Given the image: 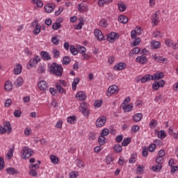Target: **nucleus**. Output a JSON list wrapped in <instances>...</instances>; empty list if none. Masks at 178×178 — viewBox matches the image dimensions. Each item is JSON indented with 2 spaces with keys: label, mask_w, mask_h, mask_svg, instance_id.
Instances as JSON below:
<instances>
[{
  "label": "nucleus",
  "mask_w": 178,
  "mask_h": 178,
  "mask_svg": "<svg viewBox=\"0 0 178 178\" xmlns=\"http://www.w3.org/2000/svg\"><path fill=\"white\" fill-rule=\"evenodd\" d=\"M50 73L58 76V77H62L63 74V67L62 65H59L56 63H52L49 67Z\"/></svg>",
  "instance_id": "f257e3e1"
},
{
  "label": "nucleus",
  "mask_w": 178,
  "mask_h": 178,
  "mask_svg": "<svg viewBox=\"0 0 178 178\" xmlns=\"http://www.w3.org/2000/svg\"><path fill=\"white\" fill-rule=\"evenodd\" d=\"M29 169H33L35 170V169H40V164L36 163V164H31L29 165Z\"/></svg>",
  "instance_id": "0e129e2a"
},
{
  "label": "nucleus",
  "mask_w": 178,
  "mask_h": 178,
  "mask_svg": "<svg viewBox=\"0 0 178 178\" xmlns=\"http://www.w3.org/2000/svg\"><path fill=\"white\" fill-rule=\"evenodd\" d=\"M8 134H10V133L12 132V127L10 125V122H4V124H3Z\"/></svg>",
  "instance_id": "bb28decb"
},
{
  "label": "nucleus",
  "mask_w": 178,
  "mask_h": 178,
  "mask_svg": "<svg viewBox=\"0 0 178 178\" xmlns=\"http://www.w3.org/2000/svg\"><path fill=\"white\" fill-rule=\"evenodd\" d=\"M105 140H106V138L104 136H100L98 138L99 145H104V144H105Z\"/></svg>",
  "instance_id": "603ef678"
},
{
  "label": "nucleus",
  "mask_w": 178,
  "mask_h": 178,
  "mask_svg": "<svg viewBox=\"0 0 178 178\" xmlns=\"http://www.w3.org/2000/svg\"><path fill=\"white\" fill-rule=\"evenodd\" d=\"M113 162V157L111 156H107L106 158V163L107 165H111Z\"/></svg>",
  "instance_id": "4d7b16f0"
},
{
  "label": "nucleus",
  "mask_w": 178,
  "mask_h": 178,
  "mask_svg": "<svg viewBox=\"0 0 178 178\" xmlns=\"http://www.w3.org/2000/svg\"><path fill=\"white\" fill-rule=\"evenodd\" d=\"M15 86L16 87H22V86H23V78L20 76L18 77L15 82Z\"/></svg>",
  "instance_id": "f704fd0d"
},
{
  "label": "nucleus",
  "mask_w": 178,
  "mask_h": 178,
  "mask_svg": "<svg viewBox=\"0 0 178 178\" xmlns=\"http://www.w3.org/2000/svg\"><path fill=\"white\" fill-rule=\"evenodd\" d=\"M108 134H109V129L105 128L102 131L100 136L102 137H105V136H108Z\"/></svg>",
  "instance_id": "864d4df0"
},
{
  "label": "nucleus",
  "mask_w": 178,
  "mask_h": 178,
  "mask_svg": "<svg viewBox=\"0 0 178 178\" xmlns=\"http://www.w3.org/2000/svg\"><path fill=\"white\" fill-rule=\"evenodd\" d=\"M94 34L98 41H102V40H104V34H102L101 30L95 29L94 31Z\"/></svg>",
  "instance_id": "ddd939ff"
},
{
  "label": "nucleus",
  "mask_w": 178,
  "mask_h": 178,
  "mask_svg": "<svg viewBox=\"0 0 178 178\" xmlns=\"http://www.w3.org/2000/svg\"><path fill=\"white\" fill-rule=\"evenodd\" d=\"M51 42L54 44V45H59V40L58 39V36H54L51 40Z\"/></svg>",
  "instance_id": "5fc2aeb1"
},
{
  "label": "nucleus",
  "mask_w": 178,
  "mask_h": 178,
  "mask_svg": "<svg viewBox=\"0 0 178 178\" xmlns=\"http://www.w3.org/2000/svg\"><path fill=\"white\" fill-rule=\"evenodd\" d=\"M33 155H34V150L31 148L26 146L22 147L21 152V158L22 159H29V158H31Z\"/></svg>",
  "instance_id": "f03ea898"
},
{
  "label": "nucleus",
  "mask_w": 178,
  "mask_h": 178,
  "mask_svg": "<svg viewBox=\"0 0 178 178\" xmlns=\"http://www.w3.org/2000/svg\"><path fill=\"white\" fill-rule=\"evenodd\" d=\"M126 66L127 65L124 63H118L114 66L113 69L114 70H116V71L124 70V69H126Z\"/></svg>",
  "instance_id": "f3484780"
},
{
  "label": "nucleus",
  "mask_w": 178,
  "mask_h": 178,
  "mask_svg": "<svg viewBox=\"0 0 178 178\" xmlns=\"http://www.w3.org/2000/svg\"><path fill=\"white\" fill-rule=\"evenodd\" d=\"M140 130V126L138 125H134L131 128V131L132 134L137 133Z\"/></svg>",
  "instance_id": "8fccbe9b"
},
{
  "label": "nucleus",
  "mask_w": 178,
  "mask_h": 178,
  "mask_svg": "<svg viewBox=\"0 0 178 178\" xmlns=\"http://www.w3.org/2000/svg\"><path fill=\"white\" fill-rule=\"evenodd\" d=\"M49 86L48 85V82L44 80H41L38 82V88L40 91H46L48 90Z\"/></svg>",
  "instance_id": "39448f33"
},
{
  "label": "nucleus",
  "mask_w": 178,
  "mask_h": 178,
  "mask_svg": "<svg viewBox=\"0 0 178 178\" xmlns=\"http://www.w3.org/2000/svg\"><path fill=\"white\" fill-rule=\"evenodd\" d=\"M41 60V58L38 56H35L34 58H31L30 61L29 62V66L31 67H34L38 65V62Z\"/></svg>",
  "instance_id": "1a4fd4ad"
},
{
  "label": "nucleus",
  "mask_w": 178,
  "mask_h": 178,
  "mask_svg": "<svg viewBox=\"0 0 178 178\" xmlns=\"http://www.w3.org/2000/svg\"><path fill=\"white\" fill-rule=\"evenodd\" d=\"M6 172L8 173V175H19V170H16V168H6Z\"/></svg>",
  "instance_id": "4be33fe9"
},
{
  "label": "nucleus",
  "mask_w": 178,
  "mask_h": 178,
  "mask_svg": "<svg viewBox=\"0 0 178 178\" xmlns=\"http://www.w3.org/2000/svg\"><path fill=\"white\" fill-rule=\"evenodd\" d=\"M152 88L153 90H155V91H158V90H159L160 87H159V83H158V81H155L152 83Z\"/></svg>",
  "instance_id": "3c124183"
},
{
  "label": "nucleus",
  "mask_w": 178,
  "mask_h": 178,
  "mask_svg": "<svg viewBox=\"0 0 178 178\" xmlns=\"http://www.w3.org/2000/svg\"><path fill=\"white\" fill-rule=\"evenodd\" d=\"M76 98H78L79 101H84L87 98V96L84 92L79 91L76 93Z\"/></svg>",
  "instance_id": "412c9836"
},
{
  "label": "nucleus",
  "mask_w": 178,
  "mask_h": 178,
  "mask_svg": "<svg viewBox=\"0 0 178 178\" xmlns=\"http://www.w3.org/2000/svg\"><path fill=\"white\" fill-rule=\"evenodd\" d=\"M88 10V6L84 3H79L78 6V11L80 13H83V12H87Z\"/></svg>",
  "instance_id": "4468645a"
},
{
  "label": "nucleus",
  "mask_w": 178,
  "mask_h": 178,
  "mask_svg": "<svg viewBox=\"0 0 178 178\" xmlns=\"http://www.w3.org/2000/svg\"><path fill=\"white\" fill-rule=\"evenodd\" d=\"M15 152V147H11L8 153H7V157H8V159H12V158L13 157V152Z\"/></svg>",
  "instance_id": "ea45409f"
},
{
  "label": "nucleus",
  "mask_w": 178,
  "mask_h": 178,
  "mask_svg": "<svg viewBox=\"0 0 178 178\" xmlns=\"http://www.w3.org/2000/svg\"><path fill=\"white\" fill-rule=\"evenodd\" d=\"M124 112L127 113V112H131V111H133V103H130L127 105L126 104L122 103L121 105Z\"/></svg>",
  "instance_id": "9b49d317"
},
{
  "label": "nucleus",
  "mask_w": 178,
  "mask_h": 178,
  "mask_svg": "<svg viewBox=\"0 0 178 178\" xmlns=\"http://www.w3.org/2000/svg\"><path fill=\"white\" fill-rule=\"evenodd\" d=\"M113 0H99L98 5L99 6H104V5H108V3H112Z\"/></svg>",
  "instance_id": "2f4dec72"
},
{
  "label": "nucleus",
  "mask_w": 178,
  "mask_h": 178,
  "mask_svg": "<svg viewBox=\"0 0 178 178\" xmlns=\"http://www.w3.org/2000/svg\"><path fill=\"white\" fill-rule=\"evenodd\" d=\"M159 15L155 13L154 16L152 18V22L154 26H158V24L159 23Z\"/></svg>",
  "instance_id": "c85d7f7f"
},
{
  "label": "nucleus",
  "mask_w": 178,
  "mask_h": 178,
  "mask_svg": "<svg viewBox=\"0 0 178 178\" xmlns=\"http://www.w3.org/2000/svg\"><path fill=\"white\" fill-rule=\"evenodd\" d=\"M24 134L26 136H30L31 134V128H26L24 129Z\"/></svg>",
  "instance_id": "338daca9"
},
{
  "label": "nucleus",
  "mask_w": 178,
  "mask_h": 178,
  "mask_svg": "<svg viewBox=\"0 0 178 178\" xmlns=\"http://www.w3.org/2000/svg\"><path fill=\"white\" fill-rule=\"evenodd\" d=\"M12 88H13V84L12 83V81H6L4 84L5 91H7V92L12 91Z\"/></svg>",
  "instance_id": "a211bd4d"
},
{
  "label": "nucleus",
  "mask_w": 178,
  "mask_h": 178,
  "mask_svg": "<svg viewBox=\"0 0 178 178\" xmlns=\"http://www.w3.org/2000/svg\"><path fill=\"white\" fill-rule=\"evenodd\" d=\"M106 123V117L104 115L101 116L97 119L96 127H102L103 126H105Z\"/></svg>",
  "instance_id": "423d86ee"
},
{
  "label": "nucleus",
  "mask_w": 178,
  "mask_h": 178,
  "mask_svg": "<svg viewBox=\"0 0 178 178\" xmlns=\"http://www.w3.org/2000/svg\"><path fill=\"white\" fill-rule=\"evenodd\" d=\"M155 149H156V145L154 143H151L148 147V151H149V152H155Z\"/></svg>",
  "instance_id": "de8ad7c7"
},
{
  "label": "nucleus",
  "mask_w": 178,
  "mask_h": 178,
  "mask_svg": "<svg viewBox=\"0 0 178 178\" xmlns=\"http://www.w3.org/2000/svg\"><path fill=\"white\" fill-rule=\"evenodd\" d=\"M38 72L39 73H44L45 72V67L42 66V65H40L38 68Z\"/></svg>",
  "instance_id": "69168bd1"
},
{
  "label": "nucleus",
  "mask_w": 178,
  "mask_h": 178,
  "mask_svg": "<svg viewBox=\"0 0 178 178\" xmlns=\"http://www.w3.org/2000/svg\"><path fill=\"white\" fill-rule=\"evenodd\" d=\"M70 51L72 55L76 56L78 54V49L77 47L76 48L74 45H71L70 46Z\"/></svg>",
  "instance_id": "58836bf2"
},
{
  "label": "nucleus",
  "mask_w": 178,
  "mask_h": 178,
  "mask_svg": "<svg viewBox=\"0 0 178 178\" xmlns=\"http://www.w3.org/2000/svg\"><path fill=\"white\" fill-rule=\"evenodd\" d=\"M22 65L17 64L15 67H14V73L15 74H20L22 73Z\"/></svg>",
  "instance_id": "7c9ffc66"
},
{
  "label": "nucleus",
  "mask_w": 178,
  "mask_h": 178,
  "mask_svg": "<svg viewBox=\"0 0 178 178\" xmlns=\"http://www.w3.org/2000/svg\"><path fill=\"white\" fill-rule=\"evenodd\" d=\"M79 83H80V78L76 77L74 79L72 84L73 91H76V90L77 88V84H79Z\"/></svg>",
  "instance_id": "393cba45"
},
{
  "label": "nucleus",
  "mask_w": 178,
  "mask_h": 178,
  "mask_svg": "<svg viewBox=\"0 0 178 178\" xmlns=\"http://www.w3.org/2000/svg\"><path fill=\"white\" fill-rule=\"evenodd\" d=\"M164 44H165L166 47L168 48H170L172 47L173 49H177L178 44L177 43H175L173 40L171 39H166L164 42Z\"/></svg>",
  "instance_id": "0eeeda50"
},
{
  "label": "nucleus",
  "mask_w": 178,
  "mask_h": 178,
  "mask_svg": "<svg viewBox=\"0 0 178 178\" xmlns=\"http://www.w3.org/2000/svg\"><path fill=\"white\" fill-rule=\"evenodd\" d=\"M76 119V115H74L67 117V123H69V124H73Z\"/></svg>",
  "instance_id": "4c0bfd02"
},
{
  "label": "nucleus",
  "mask_w": 178,
  "mask_h": 178,
  "mask_svg": "<svg viewBox=\"0 0 178 178\" xmlns=\"http://www.w3.org/2000/svg\"><path fill=\"white\" fill-rule=\"evenodd\" d=\"M156 162L158 165H162L163 163V157H159V156L156 158Z\"/></svg>",
  "instance_id": "e2e57ef3"
},
{
  "label": "nucleus",
  "mask_w": 178,
  "mask_h": 178,
  "mask_svg": "<svg viewBox=\"0 0 178 178\" xmlns=\"http://www.w3.org/2000/svg\"><path fill=\"white\" fill-rule=\"evenodd\" d=\"M166 136V133L164 130H161L160 133L158 134V137L160 138V140H163V138H165Z\"/></svg>",
  "instance_id": "49530a36"
},
{
  "label": "nucleus",
  "mask_w": 178,
  "mask_h": 178,
  "mask_svg": "<svg viewBox=\"0 0 178 178\" xmlns=\"http://www.w3.org/2000/svg\"><path fill=\"white\" fill-rule=\"evenodd\" d=\"M161 170H162V165H160V164H158L152 167L153 172H161Z\"/></svg>",
  "instance_id": "a18cd8bd"
},
{
  "label": "nucleus",
  "mask_w": 178,
  "mask_h": 178,
  "mask_svg": "<svg viewBox=\"0 0 178 178\" xmlns=\"http://www.w3.org/2000/svg\"><path fill=\"white\" fill-rule=\"evenodd\" d=\"M76 48L78 49V54H81V55L87 52V49L83 46L77 45Z\"/></svg>",
  "instance_id": "72a5a7b5"
},
{
  "label": "nucleus",
  "mask_w": 178,
  "mask_h": 178,
  "mask_svg": "<svg viewBox=\"0 0 178 178\" xmlns=\"http://www.w3.org/2000/svg\"><path fill=\"white\" fill-rule=\"evenodd\" d=\"M62 27V25L59 22L54 23L52 25L53 30H59Z\"/></svg>",
  "instance_id": "09e8293b"
},
{
  "label": "nucleus",
  "mask_w": 178,
  "mask_h": 178,
  "mask_svg": "<svg viewBox=\"0 0 178 178\" xmlns=\"http://www.w3.org/2000/svg\"><path fill=\"white\" fill-rule=\"evenodd\" d=\"M113 149L115 152H116V154H120L122 149V145H120V144H116L114 145Z\"/></svg>",
  "instance_id": "e433bc0d"
},
{
  "label": "nucleus",
  "mask_w": 178,
  "mask_h": 178,
  "mask_svg": "<svg viewBox=\"0 0 178 178\" xmlns=\"http://www.w3.org/2000/svg\"><path fill=\"white\" fill-rule=\"evenodd\" d=\"M29 175H31V176H33V177H35V176H38V172H37V171H35V170L33 169H29Z\"/></svg>",
  "instance_id": "680f3d73"
},
{
  "label": "nucleus",
  "mask_w": 178,
  "mask_h": 178,
  "mask_svg": "<svg viewBox=\"0 0 178 178\" xmlns=\"http://www.w3.org/2000/svg\"><path fill=\"white\" fill-rule=\"evenodd\" d=\"M130 143H131V138L130 137L126 138L122 142V146L127 147V145H129V144H130Z\"/></svg>",
  "instance_id": "c9c22d12"
},
{
  "label": "nucleus",
  "mask_w": 178,
  "mask_h": 178,
  "mask_svg": "<svg viewBox=\"0 0 178 178\" xmlns=\"http://www.w3.org/2000/svg\"><path fill=\"white\" fill-rule=\"evenodd\" d=\"M50 161L54 165H58L59 163V158L55 155L50 156Z\"/></svg>",
  "instance_id": "c756f323"
},
{
  "label": "nucleus",
  "mask_w": 178,
  "mask_h": 178,
  "mask_svg": "<svg viewBox=\"0 0 178 178\" xmlns=\"http://www.w3.org/2000/svg\"><path fill=\"white\" fill-rule=\"evenodd\" d=\"M52 54L54 55V58H56V59L60 56V51L56 49H52Z\"/></svg>",
  "instance_id": "c03bdc74"
},
{
  "label": "nucleus",
  "mask_w": 178,
  "mask_h": 178,
  "mask_svg": "<svg viewBox=\"0 0 178 178\" xmlns=\"http://www.w3.org/2000/svg\"><path fill=\"white\" fill-rule=\"evenodd\" d=\"M152 58L156 62H158L159 63H165V62H168V60H166L165 58L158 56L156 54L153 55Z\"/></svg>",
  "instance_id": "f8f14e48"
},
{
  "label": "nucleus",
  "mask_w": 178,
  "mask_h": 178,
  "mask_svg": "<svg viewBox=\"0 0 178 178\" xmlns=\"http://www.w3.org/2000/svg\"><path fill=\"white\" fill-rule=\"evenodd\" d=\"M70 177L77 178V172L72 171V172H70Z\"/></svg>",
  "instance_id": "774afa93"
},
{
  "label": "nucleus",
  "mask_w": 178,
  "mask_h": 178,
  "mask_svg": "<svg viewBox=\"0 0 178 178\" xmlns=\"http://www.w3.org/2000/svg\"><path fill=\"white\" fill-rule=\"evenodd\" d=\"M150 47L152 49H159L161 47V42L156 40H152L150 42Z\"/></svg>",
  "instance_id": "dca6fc26"
},
{
  "label": "nucleus",
  "mask_w": 178,
  "mask_h": 178,
  "mask_svg": "<svg viewBox=\"0 0 178 178\" xmlns=\"http://www.w3.org/2000/svg\"><path fill=\"white\" fill-rule=\"evenodd\" d=\"M71 60L72 58H70V57L65 56L63 58V65H69Z\"/></svg>",
  "instance_id": "79ce46f5"
},
{
  "label": "nucleus",
  "mask_w": 178,
  "mask_h": 178,
  "mask_svg": "<svg viewBox=\"0 0 178 178\" xmlns=\"http://www.w3.org/2000/svg\"><path fill=\"white\" fill-rule=\"evenodd\" d=\"M152 77H153V80L156 81L161 80V79H163V77H165V75L163 74V72H159L152 75Z\"/></svg>",
  "instance_id": "5701e85b"
},
{
  "label": "nucleus",
  "mask_w": 178,
  "mask_h": 178,
  "mask_svg": "<svg viewBox=\"0 0 178 178\" xmlns=\"http://www.w3.org/2000/svg\"><path fill=\"white\" fill-rule=\"evenodd\" d=\"M156 124H158V122H156V120L152 119L149 122V127H150V129H152V128L155 127L156 126Z\"/></svg>",
  "instance_id": "bf43d9fd"
},
{
  "label": "nucleus",
  "mask_w": 178,
  "mask_h": 178,
  "mask_svg": "<svg viewBox=\"0 0 178 178\" xmlns=\"http://www.w3.org/2000/svg\"><path fill=\"white\" fill-rule=\"evenodd\" d=\"M148 156V149L147 147H143L142 149V156L145 158Z\"/></svg>",
  "instance_id": "052dcab7"
},
{
  "label": "nucleus",
  "mask_w": 178,
  "mask_h": 178,
  "mask_svg": "<svg viewBox=\"0 0 178 178\" xmlns=\"http://www.w3.org/2000/svg\"><path fill=\"white\" fill-rule=\"evenodd\" d=\"M32 27H35V29L33 31V33L35 35H37L40 34V33H41V25L38 24V20L35 19L32 22Z\"/></svg>",
  "instance_id": "20e7f679"
},
{
  "label": "nucleus",
  "mask_w": 178,
  "mask_h": 178,
  "mask_svg": "<svg viewBox=\"0 0 178 178\" xmlns=\"http://www.w3.org/2000/svg\"><path fill=\"white\" fill-rule=\"evenodd\" d=\"M118 6L120 12H124V10L127 9L126 4H124V3H118Z\"/></svg>",
  "instance_id": "a19ab883"
},
{
  "label": "nucleus",
  "mask_w": 178,
  "mask_h": 178,
  "mask_svg": "<svg viewBox=\"0 0 178 178\" xmlns=\"http://www.w3.org/2000/svg\"><path fill=\"white\" fill-rule=\"evenodd\" d=\"M141 119H143V114L142 113H136L133 116L134 122H136V123L140 122Z\"/></svg>",
  "instance_id": "a878e982"
},
{
  "label": "nucleus",
  "mask_w": 178,
  "mask_h": 178,
  "mask_svg": "<svg viewBox=\"0 0 178 178\" xmlns=\"http://www.w3.org/2000/svg\"><path fill=\"white\" fill-rule=\"evenodd\" d=\"M55 10V4L48 3L44 6V10L47 13H51Z\"/></svg>",
  "instance_id": "2eb2a0df"
},
{
  "label": "nucleus",
  "mask_w": 178,
  "mask_h": 178,
  "mask_svg": "<svg viewBox=\"0 0 178 178\" xmlns=\"http://www.w3.org/2000/svg\"><path fill=\"white\" fill-rule=\"evenodd\" d=\"M118 38L119 34L115 32H111L108 36V41L110 42H114L115 40H118Z\"/></svg>",
  "instance_id": "9d476101"
},
{
  "label": "nucleus",
  "mask_w": 178,
  "mask_h": 178,
  "mask_svg": "<svg viewBox=\"0 0 178 178\" xmlns=\"http://www.w3.org/2000/svg\"><path fill=\"white\" fill-rule=\"evenodd\" d=\"M154 79V76L151 74H146L144 75L141 79L140 81L141 83H147V81H151V80Z\"/></svg>",
  "instance_id": "6ab92c4d"
},
{
  "label": "nucleus",
  "mask_w": 178,
  "mask_h": 178,
  "mask_svg": "<svg viewBox=\"0 0 178 178\" xmlns=\"http://www.w3.org/2000/svg\"><path fill=\"white\" fill-rule=\"evenodd\" d=\"M118 92H119V87H118L116 85H112L108 87L106 95L107 97H111V95L118 94Z\"/></svg>",
  "instance_id": "7ed1b4c3"
},
{
  "label": "nucleus",
  "mask_w": 178,
  "mask_h": 178,
  "mask_svg": "<svg viewBox=\"0 0 178 178\" xmlns=\"http://www.w3.org/2000/svg\"><path fill=\"white\" fill-rule=\"evenodd\" d=\"M56 89L60 94H63V87H62V85H60V83L56 84Z\"/></svg>",
  "instance_id": "13d9d810"
},
{
  "label": "nucleus",
  "mask_w": 178,
  "mask_h": 178,
  "mask_svg": "<svg viewBox=\"0 0 178 178\" xmlns=\"http://www.w3.org/2000/svg\"><path fill=\"white\" fill-rule=\"evenodd\" d=\"M32 3H35L38 8H42L44 6V3L41 0H31Z\"/></svg>",
  "instance_id": "37998d69"
},
{
  "label": "nucleus",
  "mask_w": 178,
  "mask_h": 178,
  "mask_svg": "<svg viewBox=\"0 0 178 178\" xmlns=\"http://www.w3.org/2000/svg\"><path fill=\"white\" fill-rule=\"evenodd\" d=\"M99 25L104 29H106V27H108V21L106 20V19L103 18L99 22Z\"/></svg>",
  "instance_id": "473e14b6"
},
{
  "label": "nucleus",
  "mask_w": 178,
  "mask_h": 178,
  "mask_svg": "<svg viewBox=\"0 0 178 178\" xmlns=\"http://www.w3.org/2000/svg\"><path fill=\"white\" fill-rule=\"evenodd\" d=\"M152 36L154 38H162V37H163V33L159 31H155L153 32Z\"/></svg>",
  "instance_id": "cd10ccee"
},
{
  "label": "nucleus",
  "mask_w": 178,
  "mask_h": 178,
  "mask_svg": "<svg viewBox=\"0 0 178 178\" xmlns=\"http://www.w3.org/2000/svg\"><path fill=\"white\" fill-rule=\"evenodd\" d=\"M136 62L139 63V65H145V63L148 62V59L147 58V56H145V54H142L136 58Z\"/></svg>",
  "instance_id": "6e6552de"
},
{
  "label": "nucleus",
  "mask_w": 178,
  "mask_h": 178,
  "mask_svg": "<svg viewBox=\"0 0 178 178\" xmlns=\"http://www.w3.org/2000/svg\"><path fill=\"white\" fill-rule=\"evenodd\" d=\"M40 56L44 59V60H50L51 59V55L49 52L46 51H42L40 52Z\"/></svg>",
  "instance_id": "aec40b11"
},
{
  "label": "nucleus",
  "mask_w": 178,
  "mask_h": 178,
  "mask_svg": "<svg viewBox=\"0 0 178 178\" xmlns=\"http://www.w3.org/2000/svg\"><path fill=\"white\" fill-rule=\"evenodd\" d=\"M80 112L83 113V116H88L90 115V109L88 108L80 109Z\"/></svg>",
  "instance_id": "6e6d98bb"
},
{
  "label": "nucleus",
  "mask_w": 178,
  "mask_h": 178,
  "mask_svg": "<svg viewBox=\"0 0 178 178\" xmlns=\"http://www.w3.org/2000/svg\"><path fill=\"white\" fill-rule=\"evenodd\" d=\"M118 21L119 23H122L123 24H126L129 22V18L124 15H120L118 17Z\"/></svg>",
  "instance_id": "b1692460"
}]
</instances>
